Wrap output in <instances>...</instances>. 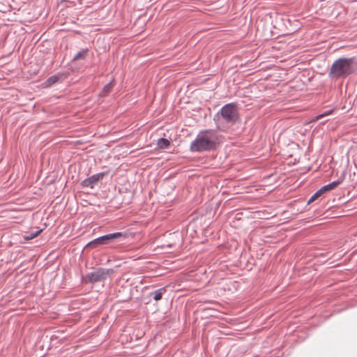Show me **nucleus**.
<instances>
[{
    "label": "nucleus",
    "instance_id": "obj_4",
    "mask_svg": "<svg viewBox=\"0 0 357 357\" xmlns=\"http://www.w3.org/2000/svg\"><path fill=\"white\" fill-rule=\"evenodd\" d=\"M114 273L112 268H98L93 272L86 273L81 277L82 283H96L102 281Z\"/></svg>",
    "mask_w": 357,
    "mask_h": 357
},
{
    "label": "nucleus",
    "instance_id": "obj_11",
    "mask_svg": "<svg viewBox=\"0 0 357 357\" xmlns=\"http://www.w3.org/2000/svg\"><path fill=\"white\" fill-rule=\"evenodd\" d=\"M42 231H43V229H39L36 230V231H33V232L26 234V235H24L23 236V238L25 241H29L33 240L35 238H36L37 236H38L42 233Z\"/></svg>",
    "mask_w": 357,
    "mask_h": 357
},
{
    "label": "nucleus",
    "instance_id": "obj_9",
    "mask_svg": "<svg viewBox=\"0 0 357 357\" xmlns=\"http://www.w3.org/2000/svg\"><path fill=\"white\" fill-rule=\"evenodd\" d=\"M166 291L167 287H164L155 291L150 292L149 296H152L154 301H158L162 299L163 295L166 293Z\"/></svg>",
    "mask_w": 357,
    "mask_h": 357
},
{
    "label": "nucleus",
    "instance_id": "obj_17",
    "mask_svg": "<svg viewBox=\"0 0 357 357\" xmlns=\"http://www.w3.org/2000/svg\"><path fill=\"white\" fill-rule=\"evenodd\" d=\"M112 87H113V86L112 85V83H109V84H106V85L104 86L103 89H104V90L109 89H110V88H112Z\"/></svg>",
    "mask_w": 357,
    "mask_h": 357
},
{
    "label": "nucleus",
    "instance_id": "obj_5",
    "mask_svg": "<svg viewBox=\"0 0 357 357\" xmlns=\"http://www.w3.org/2000/svg\"><path fill=\"white\" fill-rule=\"evenodd\" d=\"M344 179V174H342L337 180L333 181L321 188H320L318 190H317L308 199L307 202V205L310 204L314 202L319 197L323 196L327 192L331 191L332 190L336 188L339 185H340Z\"/></svg>",
    "mask_w": 357,
    "mask_h": 357
},
{
    "label": "nucleus",
    "instance_id": "obj_6",
    "mask_svg": "<svg viewBox=\"0 0 357 357\" xmlns=\"http://www.w3.org/2000/svg\"><path fill=\"white\" fill-rule=\"evenodd\" d=\"M108 174V172H102L95 174L81 181L80 185L82 188H89L93 189L104 177Z\"/></svg>",
    "mask_w": 357,
    "mask_h": 357
},
{
    "label": "nucleus",
    "instance_id": "obj_2",
    "mask_svg": "<svg viewBox=\"0 0 357 357\" xmlns=\"http://www.w3.org/2000/svg\"><path fill=\"white\" fill-rule=\"evenodd\" d=\"M357 72V58L341 57L332 64L328 75L331 79H344Z\"/></svg>",
    "mask_w": 357,
    "mask_h": 357
},
{
    "label": "nucleus",
    "instance_id": "obj_16",
    "mask_svg": "<svg viewBox=\"0 0 357 357\" xmlns=\"http://www.w3.org/2000/svg\"><path fill=\"white\" fill-rule=\"evenodd\" d=\"M321 119H322V118H321V115L319 114V115L314 116L313 119H312L311 122H317L319 120H320Z\"/></svg>",
    "mask_w": 357,
    "mask_h": 357
},
{
    "label": "nucleus",
    "instance_id": "obj_15",
    "mask_svg": "<svg viewBox=\"0 0 357 357\" xmlns=\"http://www.w3.org/2000/svg\"><path fill=\"white\" fill-rule=\"evenodd\" d=\"M109 91H101L100 93L98 94L99 96L104 97L108 95Z\"/></svg>",
    "mask_w": 357,
    "mask_h": 357
},
{
    "label": "nucleus",
    "instance_id": "obj_12",
    "mask_svg": "<svg viewBox=\"0 0 357 357\" xmlns=\"http://www.w3.org/2000/svg\"><path fill=\"white\" fill-rule=\"evenodd\" d=\"M89 52V49L85 48L82 49L81 51H79L77 54L75 55V56L73 59V61H76L81 59H84Z\"/></svg>",
    "mask_w": 357,
    "mask_h": 357
},
{
    "label": "nucleus",
    "instance_id": "obj_13",
    "mask_svg": "<svg viewBox=\"0 0 357 357\" xmlns=\"http://www.w3.org/2000/svg\"><path fill=\"white\" fill-rule=\"evenodd\" d=\"M61 79L59 75H53L50 77L45 82L47 87L51 86L54 83L57 82Z\"/></svg>",
    "mask_w": 357,
    "mask_h": 357
},
{
    "label": "nucleus",
    "instance_id": "obj_10",
    "mask_svg": "<svg viewBox=\"0 0 357 357\" xmlns=\"http://www.w3.org/2000/svg\"><path fill=\"white\" fill-rule=\"evenodd\" d=\"M171 146V141L165 137H160L157 140V146L160 149H167Z\"/></svg>",
    "mask_w": 357,
    "mask_h": 357
},
{
    "label": "nucleus",
    "instance_id": "obj_8",
    "mask_svg": "<svg viewBox=\"0 0 357 357\" xmlns=\"http://www.w3.org/2000/svg\"><path fill=\"white\" fill-rule=\"evenodd\" d=\"M109 244L117 242L119 241L125 240L128 237V234L124 231H116L106 234Z\"/></svg>",
    "mask_w": 357,
    "mask_h": 357
},
{
    "label": "nucleus",
    "instance_id": "obj_14",
    "mask_svg": "<svg viewBox=\"0 0 357 357\" xmlns=\"http://www.w3.org/2000/svg\"><path fill=\"white\" fill-rule=\"evenodd\" d=\"M334 110H335L334 109H331L326 110V111L324 112L323 113L320 114V115H321V118L323 119L326 116L333 114L334 112Z\"/></svg>",
    "mask_w": 357,
    "mask_h": 357
},
{
    "label": "nucleus",
    "instance_id": "obj_1",
    "mask_svg": "<svg viewBox=\"0 0 357 357\" xmlns=\"http://www.w3.org/2000/svg\"><path fill=\"white\" fill-rule=\"evenodd\" d=\"M220 137L215 130L211 129L202 130L191 142L190 150L195 153L215 150L220 143Z\"/></svg>",
    "mask_w": 357,
    "mask_h": 357
},
{
    "label": "nucleus",
    "instance_id": "obj_3",
    "mask_svg": "<svg viewBox=\"0 0 357 357\" xmlns=\"http://www.w3.org/2000/svg\"><path fill=\"white\" fill-rule=\"evenodd\" d=\"M227 123H236L239 121L237 103L229 102L223 105L216 114Z\"/></svg>",
    "mask_w": 357,
    "mask_h": 357
},
{
    "label": "nucleus",
    "instance_id": "obj_7",
    "mask_svg": "<svg viewBox=\"0 0 357 357\" xmlns=\"http://www.w3.org/2000/svg\"><path fill=\"white\" fill-rule=\"evenodd\" d=\"M109 242L106 234L98 236L87 243L84 248L94 249L102 246L109 245Z\"/></svg>",
    "mask_w": 357,
    "mask_h": 357
}]
</instances>
